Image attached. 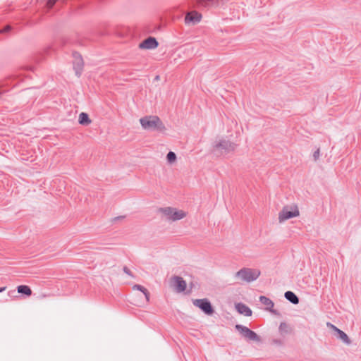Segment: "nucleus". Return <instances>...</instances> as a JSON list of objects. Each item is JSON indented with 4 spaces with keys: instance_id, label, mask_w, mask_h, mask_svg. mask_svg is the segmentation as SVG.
<instances>
[{
    "instance_id": "4468645a",
    "label": "nucleus",
    "mask_w": 361,
    "mask_h": 361,
    "mask_svg": "<svg viewBox=\"0 0 361 361\" xmlns=\"http://www.w3.org/2000/svg\"><path fill=\"white\" fill-rule=\"evenodd\" d=\"M236 310L244 316L249 317L252 315L251 309L246 305L239 302L235 305Z\"/></svg>"
},
{
    "instance_id": "423d86ee",
    "label": "nucleus",
    "mask_w": 361,
    "mask_h": 361,
    "mask_svg": "<svg viewBox=\"0 0 361 361\" xmlns=\"http://www.w3.org/2000/svg\"><path fill=\"white\" fill-rule=\"evenodd\" d=\"M235 148V145L226 139H220L216 141L214 145V150L221 154H227L231 151H233Z\"/></svg>"
},
{
    "instance_id": "0eeeda50",
    "label": "nucleus",
    "mask_w": 361,
    "mask_h": 361,
    "mask_svg": "<svg viewBox=\"0 0 361 361\" xmlns=\"http://www.w3.org/2000/svg\"><path fill=\"white\" fill-rule=\"evenodd\" d=\"M192 304L207 315H211L214 313V309L211 302L207 298L195 299L192 300Z\"/></svg>"
},
{
    "instance_id": "5701e85b",
    "label": "nucleus",
    "mask_w": 361,
    "mask_h": 361,
    "mask_svg": "<svg viewBox=\"0 0 361 361\" xmlns=\"http://www.w3.org/2000/svg\"><path fill=\"white\" fill-rule=\"evenodd\" d=\"M11 30V27L9 25L6 26L3 30H0V32H6Z\"/></svg>"
},
{
    "instance_id": "4be33fe9",
    "label": "nucleus",
    "mask_w": 361,
    "mask_h": 361,
    "mask_svg": "<svg viewBox=\"0 0 361 361\" xmlns=\"http://www.w3.org/2000/svg\"><path fill=\"white\" fill-rule=\"evenodd\" d=\"M123 271H124L126 274H128V275H129V276H133V274H132V273H131L130 270L127 267H123Z\"/></svg>"
},
{
    "instance_id": "f03ea898",
    "label": "nucleus",
    "mask_w": 361,
    "mask_h": 361,
    "mask_svg": "<svg viewBox=\"0 0 361 361\" xmlns=\"http://www.w3.org/2000/svg\"><path fill=\"white\" fill-rule=\"evenodd\" d=\"M142 128L145 130H161L164 127L162 121L157 116H146L140 119Z\"/></svg>"
},
{
    "instance_id": "ddd939ff",
    "label": "nucleus",
    "mask_w": 361,
    "mask_h": 361,
    "mask_svg": "<svg viewBox=\"0 0 361 361\" xmlns=\"http://www.w3.org/2000/svg\"><path fill=\"white\" fill-rule=\"evenodd\" d=\"M200 6L204 7L218 6L228 2L229 0H197Z\"/></svg>"
},
{
    "instance_id": "2eb2a0df",
    "label": "nucleus",
    "mask_w": 361,
    "mask_h": 361,
    "mask_svg": "<svg viewBox=\"0 0 361 361\" xmlns=\"http://www.w3.org/2000/svg\"><path fill=\"white\" fill-rule=\"evenodd\" d=\"M331 328L337 333L338 338L341 339L344 343L349 345L350 344L351 341L348 336V335L343 331L338 329L336 326H335L333 324H330Z\"/></svg>"
},
{
    "instance_id": "9b49d317",
    "label": "nucleus",
    "mask_w": 361,
    "mask_h": 361,
    "mask_svg": "<svg viewBox=\"0 0 361 361\" xmlns=\"http://www.w3.org/2000/svg\"><path fill=\"white\" fill-rule=\"evenodd\" d=\"M259 302L265 306V310L267 311L270 312L274 315H279V312L274 309V303L271 299L262 295L259 297Z\"/></svg>"
},
{
    "instance_id": "f257e3e1",
    "label": "nucleus",
    "mask_w": 361,
    "mask_h": 361,
    "mask_svg": "<svg viewBox=\"0 0 361 361\" xmlns=\"http://www.w3.org/2000/svg\"><path fill=\"white\" fill-rule=\"evenodd\" d=\"M158 212L163 219L171 222L181 220L188 215L186 211L173 207H161L158 209Z\"/></svg>"
},
{
    "instance_id": "a211bd4d",
    "label": "nucleus",
    "mask_w": 361,
    "mask_h": 361,
    "mask_svg": "<svg viewBox=\"0 0 361 361\" xmlns=\"http://www.w3.org/2000/svg\"><path fill=\"white\" fill-rule=\"evenodd\" d=\"M284 296L286 300L294 305H297L299 302L298 296L292 291H286L284 294Z\"/></svg>"
},
{
    "instance_id": "b1692460",
    "label": "nucleus",
    "mask_w": 361,
    "mask_h": 361,
    "mask_svg": "<svg viewBox=\"0 0 361 361\" xmlns=\"http://www.w3.org/2000/svg\"><path fill=\"white\" fill-rule=\"evenodd\" d=\"M319 157V149H317L313 154V158H318Z\"/></svg>"
},
{
    "instance_id": "1a4fd4ad",
    "label": "nucleus",
    "mask_w": 361,
    "mask_h": 361,
    "mask_svg": "<svg viewBox=\"0 0 361 361\" xmlns=\"http://www.w3.org/2000/svg\"><path fill=\"white\" fill-rule=\"evenodd\" d=\"M202 18V15L197 11L188 12L185 17V23L187 25H196Z\"/></svg>"
},
{
    "instance_id": "393cba45",
    "label": "nucleus",
    "mask_w": 361,
    "mask_h": 361,
    "mask_svg": "<svg viewBox=\"0 0 361 361\" xmlns=\"http://www.w3.org/2000/svg\"><path fill=\"white\" fill-rule=\"evenodd\" d=\"M285 327H286V324H284V323H281V324H280V326H279V329H280L281 331H282L283 329H284V328H285Z\"/></svg>"
},
{
    "instance_id": "a878e982",
    "label": "nucleus",
    "mask_w": 361,
    "mask_h": 361,
    "mask_svg": "<svg viewBox=\"0 0 361 361\" xmlns=\"http://www.w3.org/2000/svg\"><path fill=\"white\" fill-rule=\"evenodd\" d=\"M176 160V159H168V162H169V164L171 165V164H173L175 162Z\"/></svg>"
},
{
    "instance_id": "39448f33",
    "label": "nucleus",
    "mask_w": 361,
    "mask_h": 361,
    "mask_svg": "<svg viewBox=\"0 0 361 361\" xmlns=\"http://www.w3.org/2000/svg\"><path fill=\"white\" fill-rule=\"evenodd\" d=\"M235 329L239 331L240 335L248 341H255L256 343H261L262 339L255 331L250 330L245 326L241 324H236Z\"/></svg>"
},
{
    "instance_id": "6e6552de",
    "label": "nucleus",
    "mask_w": 361,
    "mask_h": 361,
    "mask_svg": "<svg viewBox=\"0 0 361 361\" xmlns=\"http://www.w3.org/2000/svg\"><path fill=\"white\" fill-rule=\"evenodd\" d=\"M171 286L177 293H182L185 290L187 283L185 280L180 276H173L170 279Z\"/></svg>"
},
{
    "instance_id": "9d476101",
    "label": "nucleus",
    "mask_w": 361,
    "mask_h": 361,
    "mask_svg": "<svg viewBox=\"0 0 361 361\" xmlns=\"http://www.w3.org/2000/svg\"><path fill=\"white\" fill-rule=\"evenodd\" d=\"M73 69L78 77H80L83 68V61L82 56L78 53H73Z\"/></svg>"
},
{
    "instance_id": "dca6fc26",
    "label": "nucleus",
    "mask_w": 361,
    "mask_h": 361,
    "mask_svg": "<svg viewBox=\"0 0 361 361\" xmlns=\"http://www.w3.org/2000/svg\"><path fill=\"white\" fill-rule=\"evenodd\" d=\"M133 290L140 291L145 296L146 302H148L149 301V293L144 286L139 284H135L133 286Z\"/></svg>"
},
{
    "instance_id": "aec40b11",
    "label": "nucleus",
    "mask_w": 361,
    "mask_h": 361,
    "mask_svg": "<svg viewBox=\"0 0 361 361\" xmlns=\"http://www.w3.org/2000/svg\"><path fill=\"white\" fill-rule=\"evenodd\" d=\"M271 343L276 345H281L283 343V342L281 339H273Z\"/></svg>"
},
{
    "instance_id": "20e7f679",
    "label": "nucleus",
    "mask_w": 361,
    "mask_h": 361,
    "mask_svg": "<svg viewBox=\"0 0 361 361\" xmlns=\"http://www.w3.org/2000/svg\"><path fill=\"white\" fill-rule=\"evenodd\" d=\"M300 216V211L295 204L286 205L279 213V221L283 223L286 220Z\"/></svg>"
},
{
    "instance_id": "6ab92c4d",
    "label": "nucleus",
    "mask_w": 361,
    "mask_h": 361,
    "mask_svg": "<svg viewBox=\"0 0 361 361\" xmlns=\"http://www.w3.org/2000/svg\"><path fill=\"white\" fill-rule=\"evenodd\" d=\"M17 290L19 293L25 294L26 295H30L32 294L30 288L25 285L18 286Z\"/></svg>"
},
{
    "instance_id": "f8f14e48",
    "label": "nucleus",
    "mask_w": 361,
    "mask_h": 361,
    "mask_svg": "<svg viewBox=\"0 0 361 361\" xmlns=\"http://www.w3.org/2000/svg\"><path fill=\"white\" fill-rule=\"evenodd\" d=\"M159 43L154 37H149L142 41L139 47L142 49H153L158 47Z\"/></svg>"
},
{
    "instance_id": "cd10ccee",
    "label": "nucleus",
    "mask_w": 361,
    "mask_h": 361,
    "mask_svg": "<svg viewBox=\"0 0 361 361\" xmlns=\"http://www.w3.org/2000/svg\"><path fill=\"white\" fill-rule=\"evenodd\" d=\"M154 79H155L156 80H159V75H157V76L155 77V78H154Z\"/></svg>"
},
{
    "instance_id": "412c9836",
    "label": "nucleus",
    "mask_w": 361,
    "mask_h": 361,
    "mask_svg": "<svg viewBox=\"0 0 361 361\" xmlns=\"http://www.w3.org/2000/svg\"><path fill=\"white\" fill-rule=\"evenodd\" d=\"M166 158H176V155L173 152H169Z\"/></svg>"
},
{
    "instance_id": "bb28decb",
    "label": "nucleus",
    "mask_w": 361,
    "mask_h": 361,
    "mask_svg": "<svg viewBox=\"0 0 361 361\" xmlns=\"http://www.w3.org/2000/svg\"><path fill=\"white\" fill-rule=\"evenodd\" d=\"M6 289V286H4V287H0V293L4 291Z\"/></svg>"
},
{
    "instance_id": "7ed1b4c3",
    "label": "nucleus",
    "mask_w": 361,
    "mask_h": 361,
    "mask_svg": "<svg viewBox=\"0 0 361 361\" xmlns=\"http://www.w3.org/2000/svg\"><path fill=\"white\" fill-rule=\"evenodd\" d=\"M260 274L257 269L242 268L235 274V277L241 281L251 283L256 281Z\"/></svg>"
},
{
    "instance_id": "f3484780",
    "label": "nucleus",
    "mask_w": 361,
    "mask_h": 361,
    "mask_svg": "<svg viewBox=\"0 0 361 361\" xmlns=\"http://www.w3.org/2000/svg\"><path fill=\"white\" fill-rule=\"evenodd\" d=\"M78 122L80 125L88 126L91 123V120L87 113L82 112L79 114Z\"/></svg>"
}]
</instances>
